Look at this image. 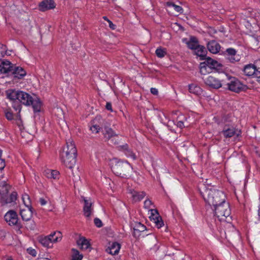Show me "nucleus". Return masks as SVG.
Instances as JSON below:
<instances>
[{"instance_id": "nucleus-32", "label": "nucleus", "mask_w": 260, "mask_h": 260, "mask_svg": "<svg viewBox=\"0 0 260 260\" xmlns=\"http://www.w3.org/2000/svg\"><path fill=\"white\" fill-rule=\"evenodd\" d=\"M200 73L202 75H206L212 72V70L205 61L200 63Z\"/></svg>"}, {"instance_id": "nucleus-16", "label": "nucleus", "mask_w": 260, "mask_h": 260, "mask_svg": "<svg viewBox=\"0 0 260 260\" xmlns=\"http://www.w3.org/2000/svg\"><path fill=\"white\" fill-rule=\"evenodd\" d=\"M17 198V193L13 191L10 194H7L4 197V199H0L2 204H8L14 203Z\"/></svg>"}, {"instance_id": "nucleus-39", "label": "nucleus", "mask_w": 260, "mask_h": 260, "mask_svg": "<svg viewBox=\"0 0 260 260\" xmlns=\"http://www.w3.org/2000/svg\"><path fill=\"white\" fill-rule=\"evenodd\" d=\"M22 200L25 207H31L29 197L28 194H25L22 196Z\"/></svg>"}, {"instance_id": "nucleus-59", "label": "nucleus", "mask_w": 260, "mask_h": 260, "mask_svg": "<svg viewBox=\"0 0 260 260\" xmlns=\"http://www.w3.org/2000/svg\"><path fill=\"white\" fill-rule=\"evenodd\" d=\"M7 260H13V259L12 258H8Z\"/></svg>"}, {"instance_id": "nucleus-41", "label": "nucleus", "mask_w": 260, "mask_h": 260, "mask_svg": "<svg viewBox=\"0 0 260 260\" xmlns=\"http://www.w3.org/2000/svg\"><path fill=\"white\" fill-rule=\"evenodd\" d=\"M94 223L95 225L98 228H101L103 226L102 221L98 218H95L94 219Z\"/></svg>"}, {"instance_id": "nucleus-51", "label": "nucleus", "mask_w": 260, "mask_h": 260, "mask_svg": "<svg viewBox=\"0 0 260 260\" xmlns=\"http://www.w3.org/2000/svg\"><path fill=\"white\" fill-rule=\"evenodd\" d=\"M258 221H260V207H259V209L258 210Z\"/></svg>"}, {"instance_id": "nucleus-58", "label": "nucleus", "mask_w": 260, "mask_h": 260, "mask_svg": "<svg viewBox=\"0 0 260 260\" xmlns=\"http://www.w3.org/2000/svg\"><path fill=\"white\" fill-rule=\"evenodd\" d=\"M259 207H260V197L259 198Z\"/></svg>"}, {"instance_id": "nucleus-12", "label": "nucleus", "mask_w": 260, "mask_h": 260, "mask_svg": "<svg viewBox=\"0 0 260 260\" xmlns=\"http://www.w3.org/2000/svg\"><path fill=\"white\" fill-rule=\"evenodd\" d=\"M56 4L54 0H44L39 4V10L44 12L55 8Z\"/></svg>"}, {"instance_id": "nucleus-49", "label": "nucleus", "mask_w": 260, "mask_h": 260, "mask_svg": "<svg viewBox=\"0 0 260 260\" xmlns=\"http://www.w3.org/2000/svg\"><path fill=\"white\" fill-rule=\"evenodd\" d=\"M39 202L41 205L44 206L47 204V201L44 198H40Z\"/></svg>"}, {"instance_id": "nucleus-13", "label": "nucleus", "mask_w": 260, "mask_h": 260, "mask_svg": "<svg viewBox=\"0 0 260 260\" xmlns=\"http://www.w3.org/2000/svg\"><path fill=\"white\" fill-rule=\"evenodd\" d=\"M151 216L150 218L154 221L156 226L158 228H160L164 225V222L161 217L159 215L157 210L155 209H151Z\"/></svg>"}, {"instance_id": "nucleus-25", "label": "nucleus", "mask_w": 260, "mask_h": 260, "mask_svg": "<svg viewBox=\"0 0 260 260\" xmlns=\"http://www.w3.org/2000/svg\"><path fill=\"white\" fill-rule=\"evenodd\" d=\"M131 194L134 202H139L142 200L146 195L144 191H138L136 190H131Z\"/></svg>"}, {"instance_id": "nucleus-40", "label": "nucleus", "mask_w": 260, "mask_h": 260, "mask_svg": "<svg viewBox=\"0 0 260 260\" xmlns=\"http://www.w3.org/2000/svg\"><path fill=\"white\" fill-rule=\"evenodd\" d=\"M5 113L6 117L8 120H12V119H13V118H14L13 114L10 110H5Z\"/></svg>"}, {"instance_id": "nucleus-53", "label": "nucleus", "mask_w": 260, "mask_h": 260, "mask_svg": "<svg viewBox=\"0 0 260 260\" xmlns=\"http://www.w3.org/2000/svg\"><path fill=\"white\" fill-rule=\"evenodd\" d=\"M2 150L0 149V158H2Z\"/></svg>"}, {"instance_id": "nucleus-55", "label": "nucleus", "mask_w": 260, "mask_h": 260, "mask_svg": "<svg viewBox=\"0 0 260 260\" xmlns=\"http://www.w3.org/2000/svg\"><path fill=\"white\" fill-rule=\"evenodd\" d=\"M55 237H56V235H53V237H51L50 239H54V238H55Z\"/></svg>"}, {"instance_id": "nucleus-2", "label": "nucleus", "mask_w": 260, "mask_h": 260, "mask_svg": "<svg viewBox=\"0 0 260 260\" xmlns=\"http://www.w3.org/2000/svg\"><path fill=\"white\" fill-rule=\"evenodd\" d=\"M199 189L204 201L209 205L217 206L225 202L226 197L224 192L213 186L202 184Z\"/></svg>"}, {"instance_id": "nucleus-28", "label": "nucleus", "mask_w": 260, "mask_h": 260, "mask_svg": "<svg viewBox=\"0 0 260 260\" xmlns=\"http://www.w3.org/2000/svg\"><path fill=\"white\" fill-rule=\"evenodd\" d=\"M44 175L48 178L57 179L59 178V173L56 170H47L44 172Z\"/></svg>"}, {"instance_id": "nucleus-15", "label": "nucleus", "mask_w": 260, "mask_h": 260, "mask_svg": "<svg viewBox=\"0 0 260 260\" xmlns=\"http://www.w3.org/2000/svg\"><path fill=\"white\" fill-rule=\"evenodd\" d=\"M14 65L8 60H4L0 64V72L2 73H11Z\"/></svg>"}, {"instance_id": "nucleus-38", "label": "nucleus", "mask_w": 260, "mask_h": 260, "mask_svg": "<svg viewBox=\"0 0 260 260\" xmlns=\"http://www.w3.org/2000/svg\"><path fill=\"white\" fill-rule=\"evenodd\" d=\"M168 5L170 9L175 10L177 13H180L182 12V8L179 6H177L172 3H169Z\"/></svg>"}, {"instance_id": "nucleus-56", "label": "nucleus", "mask_w": 260, "mask_h": 260, "mask_svg": "<svg viewBox=\"0 0 260 260\" xmlns=\"http://www.w3.org/2000/svg\"><path fill=\"white\" fill-rule=\"evenodd\" d=\"M141 228H142L141 229V230L142 231H143V230H144V229L145 228V227H144L143 225H141Z\"/></svg>"}, {"instance_id": "nucleus-42", "label": "nucleus", "mask_w": 260, "mask_h": 260, "mask_svg": "<svg viewBox=\"0 0 260 260\" xmlns=\"http://www.w3.org/2000/svg\"><path fill=\"white\" fill-rule=\"evenodd\" d=\"M144 204L145 208L149 209L150 208V206L152 205V202L149 200H146Z\"/></svg>"}, {"instance_id": "nucleus-35", "label": "nucleus", "mask_w": 260, "mask_h": 260, "mask_svg": "<svg viewBox=\"0 0 260 260\" xmlns=\"http://www.w3.org/2000/svg\"><path fill=\"white\" fill-rule=\"evenodd\" d=\"M13 102L12 107L14 109L17 111L18 113H19L21 110V105L20 104V102L18 100H10Z\"/></svg>"}, {"instance_id": "nucleus-20", "label": "nucleus", "mask_w": 260, "mask_h": 260, "mask_svg": "<svg viewBox=\"0 0 260 260\" xmlns=\"http://www.w3.org/2000/svg\"><path fill=\"white\" fill-rule=\"evenodd\" d=\"M11 74L14 78L21 79L26 75V72L22 67L14 66Z\"/></svg>"}, {"instance_id": "nucleus-1", "label": "nucleus", "mask_w": 260, "mask_h": 260, "mask_svg": "<svg viewBox=\"0 0 260 260\" xmlns=\"http://www.w3.org/2000/svg\"><path fill=\"white\" fill-rule=\"evenodd\" d=\"M6 95L9 100H18L25 106H31L35 112H39L41 110L40 99L36 96L32 97L24 91L9 89L6 91Z\"/></svg>"}, {"instance_id": "nucleus-30", "label": "nucleus", "mask_w": 260, "mask_h": 260, "mask_svg": "<svg viewBox=\"0 0 260 260\" xmlns=\"http://www.w3.org/2000/svg\"><path fill=\"white\" fill-rule=\"evenodd\" d=\"M100 119V117H96L95 119L91 121L90 129L92 133H98L99 132L101 127L97 124L96 121Z\"/></svg>"}, {"instance_id": "nucleus-17", "label": "nucleus", "mask_w": 260, "mask_h": 260, "mask_svg": "<svg viewBox=\"0 0 260 260\" xmlns=\"http://www.w3.org/2000/svg\"><path fill=\"white\" fill-rule=\"evenodd\" d=\"M207 46L208 50L213 54L218 53L221 48V46L219 44L214 40L209 42Z\"/></svg>"}, {"instance_id": "nucleus-22", "label": "nucleus", "mask_w": 260, "mask_h": 260, "mask_svg": "<svg viewBox=\"0 0 260 260\" xmlns=\"http://www.w3.org/2000/svg\"><path fill=\"white\" fill-rule=\"evenodd\" d=\"M119 148V150L122 151L127 157H131L134 160L136 159L137 156L136 154L128 147L127 144H126L123 145H121Z\"/></svg>"}, {"instance_id": "nucleus-21", "label": "nucleus", "mask_w": 260, "mask_h": 260, "mask_svg": "<svg viewBox=\"0 0 260 260\" xmlns=\"http://www.w3.org/2000/svg\"><path fill=\"white\" fill-rule=\"evenodd\" d=\"M20 214L23 220H29L31 218L32 214L31 207H25V208L21 209Z\"/></svg>"}, {"instance_id": "nucleus-36", "label": "nucleus", "mask_w": 260, "mask_h": 260, "mask_svg": "<svg viewBox=\"0 0 260 260\" xmlns=\"http://www.w3.org/2000/svg\"><path fill=\"white\" fill-rule=\"evenodd\" d=\"M72 260H82L83 258V255L79 253V252L77 249L74 248L72 249Z\"/></svg>"}, {"instance_id": "nucleus-11", "label": "nucleus", "mask_w": 260, "mask_h": 260, "mask_svg": "<svg viewBox=\"0 0 260 260\" xmlns=\"http://www.w3.org/2000/svg\"><path fill=\"white\" fill-rule=\"evenodd\" d=\"M224 56L225 59L232 63H234L240 60L239 56L237 55V51L233 48H228Z\"/></svg>"}, {"instance_id": "nucleus-34", "label": "nucleus", "mask_w": 260, "mask_h": 260, "mask_svg": "<svg viewBox=\"0 0 260 260\" xmlns=\"http://www.w3.org/2000/svg\"><path fill=\"white\" fill-rule=\"evenodd\" d=\"M194 50L196 51V54L198 56L201 57H203L202 59H204L203 57L206 56L205 54L206 52V50L205 48L203 46L199 45Z\"/></svg>"}, {"instance_id": "nucleus-19", "label": "nucleus", "mask_w": 260, "mask_h": 260, "mask_svg": "<svg viewBox=\"0 0 260 260\" xmlns=\"http://www.w3.org/2000/svg\"><path fill=\"white\" fill-rule=\"evenodd\" d=\"M205 61L210 67V69L212 71L213 70H218L221 67V64L216 60L210 58L205 57Z\"/></svg>"}, {"instance_id": "nucleus-52", "label": "nucleus", "mask_w": 260, "mask_h": 260, "mask_svg": "<svg viewBox=\"0 0 260 260\" xmlns=\"http://www.w3.org/2000/svg\"><path fill=\"white\" fill-rule=\"evenodd\" d=\"M103 19L108 22V20H110L106 16H104Z\"/></svg>"}, {"instance_id": "nucleus-26", "label": "nucleus", "mask_w": 260, "mask_h": 260, "mask_svg": "<svg viewBox=\"0 0 260 260\" xmlns=\"http://www.w3.org/2000/svg\"><path fill=\"white\" fill-rule=\"evenodd\" d=\"M77 243L80 248L83 250L87 249L90 247V244L88 240L83 237L77 240Z\"/></svg>"}, {"instance_id": "nucleus-54", "label": "nucleus", "mask_w": 260, "mask_h": 260, "mask_svg": "<svg viewBox=\"0 0 260 260\" xmlns=\"http://www.w3.org/2000/svg\"><path fill=\"white\" fill-rule=\"evenodd\" d=\"M41 260H50V259L49 258H43L41 259Z\"/></svg>"}, {"instance_id": "nucleus-46", "label": "nucleus", "mask_w": 260, "mask_h": 260, "mask_svg": "<svg viewBox=\"0 0 260 260\" xmlns=\"http://www.w3.org/2000/svg\"><path fill=\"white\" fill-rule=\"evenodd\" d=\"M5 166V160L2 158H0V170H2L4 168Z\"/></svg>"}, {"instance_id": "nucleus-29", "label": "nucleus", "mask_w": 260, "mask_h": 260, "mask_svg": "<svg viewBox=\"0 0 260 260\" xmlns=\"http://www.w3.org/2000/svg\"><path fill=\"white\" fill-rule=\"evenodd\" d=\"M103 135L106 141H109L110 139L116 136V134L111 128L106 127L103 132Z\"/></svg>"}, {"instance_id": "nucleus-57", "label": "nucleus", "mask_w": 260, "mask_h": 260, "mask_svg": "<svg viewBox=\"0 0 260 260\" xmlns=\"http://www.w3.org/2000/svg\"><path fill=\"white\" fill-rule=\"evenodd\" d=\"M258 82L260 83V76H258V79L257 80Z\"/></svg>"}, {"instance_id": "nucleus-7", "label": "nucleus", "mask_w": 260, "mask_h": 260, "mask_svg": "<svg viewBox=\"0 0 260 260\" xmlns=\"http://www.w3.org/2000/svg\"><path fill=\"white\" fill-rule=\"evenodd\" d=\"M76 156L77 155L72 154L67 152L62 151L60 154L61 162L69 169L73 168L76 164Z\"/></svg>"}, {"instance_id": "nucleus-47", "label": "nucleus", "mask_w": 260, "mask_h": 260, "mask_svg": "<svg viewBox=\"0 0 260 260\" xmlns=\"http://www.w3.org/2000/svg\"><path fill=\"white\" fill-rule=\"evenodd\" d=\"M150 92L152 94L154 95H157L158 93L157 89L153 87L151 88Z\"/></svg>"}, {"instance_id": "nucleus-9", "label": "nucleus", "mask_w": 260, "mask_h": 260, "mask_svg": "<svg viewBox=\"0 0 260 260\" xmlns=\"http://www.w3.org/2000/svg\"><path fill=\"white\" fill-rule=\"evenodd\" d=\"M204 82L207 85L215 89H218L222 86L221 82L218 78L211 75L206 78Z\"/></svg>"}, {"instance_id": "nucleus-45", "label": "nucleus", "mask_w": 260, "mask_h": 260, "mask_svg": "<svg viewBox=\"0 0 260 260\" xmlns=\"http://www.w3.org/2000/svg\"><path fill=\"white\" fill-rule=\"evenodd\" d=\"M176 125L178 127H180L181 128H182L185 126L184 124V122L182 120H179V121H177Z\"/></svg>"}, {"instance_id": "nucleus-31", "label": "nucleus", "mask_w": 260, "mask_h": 260, "mask_svg": "<svg viewBox=\"0 0 260 260\" xmlns=\"http://www.w3.org/2000/svg\"><path fill=\"white\" fill-rule=\"evenodd\" d=\"M188 89L190 93H192L196 95L201 94L202 92V89L200 87L195 84L189 85Z\"/></svg>"}, {"instance_id": "nucleus-18", "label": "nucleus", "mask_w": 260, "mask_h": 260, "mask_svg": "<svg viewBox=\"0 0 260 260\" xmlns=\"http://www.w3.org/2000/svg\"><path fill=\"white\" fill-rule=\"evenodd\" d=\"M62 151L77 155V149L75 144L73 141L71 140H69L67 141L66 146L63 148Z\"/></svg>"}, {"instance_id": "nucleus-4", "label": "nucleus", "mask_w": 260, "mask_h": 260, "mask_svg": "<svg viewBox=\"0 0 260 260\" xmlns=\"http://www.w3.org/2000/svg\"><path fill=\"white\" fill-rule=\"evenodd\" d=\"M216 216L220 221L225 220L231 214L229 204L225 202L213 206Z\"/></svg>"}, {"instance_id": "nucleus-43", "label": "nucleus", "mask_w": 260, "mask_h": 260, "mask_svg": "<svg viewBox=\"0 0 260 260\" xmlns=\"http://www.w3.org/2000/svg\"><path fill=\"white\" fill-rule=\"evenodd\" d=\"M27 251L28 253L31 254V255L35 256L36 255L37 252L34 249L32 248H28Z\"/></svg>"}, {"instance_id": "nucleus-44", "label": "nucleus", "mask_w": 260, "mask_h": 260, "mask_svg": "<svg viewBox=\"0 0 260 260\" xmlns=\"http://www.w3.org/2000/svg\"><path fill=\"white\" fill-rule=\"evenodd\" d=\"M256 67H257V74L259 75L258 76H260V59L257 60L256 61Z\"/></svg>"}, {"instance_id": "nucleus-48", "label": "nucleus", "mask_w": 260, "mask_h": 260, "mask_svg": "<svg viewBox=\"0 0 260 260\" xmlns=\"http://www.w3.org/2000/svg\"><path fill=\"white\" fill-rule=\"evenodd\" d=\"M106 108L109 111H112V105L110 103L107 102L106 105Z\"/></svg>"}, {"instance_id": "nucleus-14", "label": "nucleus", "mask_w": 260, "mask_h": 260, "mask_svg": "<svg viewBox=\"0 0 260 260\" xmlns=\"http://www.w3.org/2000/svg\"><path fill=\"white\" fill-rule=\"evenodd\" d=\"M257 67H256V61L254 62V64H248L246 65L244 69V74L248 76H255L257 79H258V75L257 74Z\"/></svg>"}, {"instance_id": "nucleus-8", "label": "nucleus", "mask_w": 260, "mask_h": 260, "mask_svg": "<svg viewBox=\"0 0 260 260\" xmlns=\"http://www.w3.org/2000/svg\"><path fill=\"white\" fill-rule=\"evenodd\" d=\"M81 199H82L84 202L83 206V213L84 215L86 217H89L93 212V207L92 204L93 202L90 198H85L84 197H82Z\"/></svg>"}, {"instance_id": "nucleus-27", "label": "nucleus", "mask_w": 260, "mask_h": 260, "mask_svg": "<svg viewBox=\"0 0 260 260\" xmlns=\"http://www.w3.org/2000/svg\"><path fill=\"white\" fill-rule=\"evenodd\" d=\"M222 133L225 138H231L236 134L237 136L239 135L238 134H237V132L235 129L232 127L228 128L225 127L222 131Z\"/></svg>"}, {"instance_id": "nucleus-24", "label": "nucleus", "mask_w": 260, "mask_h": 260, "mask_svg": "<svg viewBox=\"0 0 260 260\" xmlns=\"http://www.w3.org/2000/svg\"><path fill=\"white\" fill-rule=\"evenodd\" d=\"M10 189V186L5 181L0 182V199H4L5 195H7Z\"/></svg>"}, {"instance_id": "nucleus-37", "label": "nucleus", "mask_w": 260, "mask_h": 260, "mask_svg": "<svg viewBox=\"0 0 260 260\" xmlns=\"http://www.w3.org/2000/svg\"><path fill=\"white\" fill-rule=\"evenodd\" d=\"M155 54L158 57H164L167 54L166 49L161 47L158 48L155 51Z\"/></svg>"}, {"instance_id": "nucleus-10", "label": "nucleus", "mask_w": 260, "mask_h": 260, "mask_svg": "<svg viewBox=\"0 0 260 260\" xmlns=\"http://www.w3.org/2000/svg\"><path fill=\"white\" fill-rule=\"evenodd\" d=\"M5 220L10 225H17L18 221V215L13 210L9 211L5 215Z\"/></svg>"}, {"instance_id": "nucleus-33", "label": "nucleus", "mask_w": 260, "mask_h": 260, "mask_svg": "<svg viewBox=\"0 0 260 260\" xmlns=\"http://www.w3.org/2000/svg\"><path fill=\"white\" fill-rule=\"evenodd\" d=\"M186 44L189 49L192 50H195L199 45L198 41L195 37H191L189 41L186 43Z\"/></svg>"}, {"instance_id": "nucleus-3", "label": "nucleus", "mask_w": 260, "mask_h": 260, "mask_svg": "<svg viewBox=\"0 0 260 260\" xmlns=\"http://www.w3.org/2000/svg\"><path fill=\"white\" fill-rule=\"evenodd\" d=\"M110 165L112 172L116 176L125 178L131 176L133 168L127 161L113 158L111 160Z\"/></svg>"}, {"instance_id": "nucleus-23", "label": "nucleus", "mask_w": 260, "mask_h": 260, "mask_svg": "<svg viewBox=\"0 0 260 260\" xmlns=\"http://www.w3.org/2000/svg\"><path fill=\"white\" fill-rule=\"evenodd\" d=\"M120 249V245L117 242H112L109 244V246L106 249V251L112 255L117 254Z\"/></svg>"}, {"instance_id": "nucleus-6", "label": "nucleus", "mask_w": 260, "mask_h": 260, "mask_svg": "<svg viewBox=\"0 0 260 260\" xmlns=\"http://www.w3.org/2000/svg\"><path fill=\"white\" fill-rule=\"evenodd\" d=\"M227 88L231 91L235 92H240L245 91L247 87L242 84L238 79L234 77H231L230 81L226 84Z\"/></svg>"}, {"instance_id": "nucleus-5", "label": "nucleus", "mask_w": 260, "mask_h": 260, "mask_svg": "<svg viewBox=\"0 0 260 260\" xmlns=\"http://www.w3.org/2000/svg\"><path fill=\"white\" fill-rule=\"evenodd\" d=\"M61 238V233L59 231H56L48 236L41 238L40 242L44 247L49 248L52 247L53 243L60 241Z\"/></svg>"}, {"instance_id": "nucleus-50", "label": "nucleus", "mask_w": 260, "mask_h": 260, "mask_svg": "<svg viewBox=\"0 0 260 260\" xmlns=\"http://www.w3.org/2000/svg\"><path fill=\"white\" fill-rule=\"evenodd\" d=\"M109 26L110 28L114 30L115 29V25L110 20H108Z\"/></svg>"}]
</instances>
